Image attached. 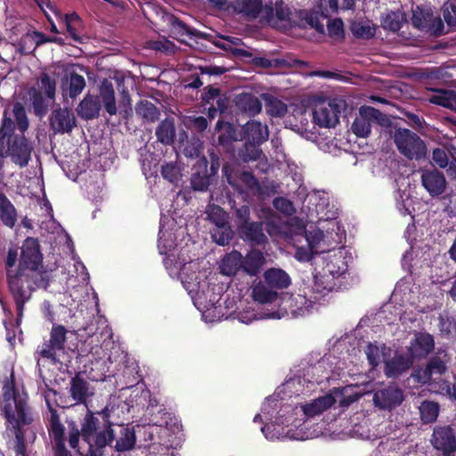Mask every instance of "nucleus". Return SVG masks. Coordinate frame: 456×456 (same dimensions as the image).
Segmentation results:
<instances>
[{"instance_id":"1","label":"nucleus","mask_w":456,"mask_h":456,"mask_svg":"<svg viewBox=\"0 0 456 456\" xmlns=\"http://www.w3.org/2000/svg\"><path fill=\"white\" fill-rule=\"evenodd\" d=\"M15 123L7 110H4L0 126V153L5 150L6 156L11 157L12 161L25 167L31 159L33 145L24 135L28 130L29 122L25 107L17 102L12 108Z\"/></svg>"},{"instance_id":"2","label":"nucleus","mask_w":456,"mask_h":456,"mask_svg":"<svg viewBox=\"0 0 456 456\" xmlns=\"http://www.w3.org/2000/svg\"><path fill=\"white\" fill-rule=\"evenodd\" d=\"M111 411L109 406L97 411L87 410L81 420V438L88 444L86 456H102L104 448L115 440Z\"/></svg>"},{"instance_id":"3","label":"nucleus","mask_w":456,"mask_h":456,"mask_svg":"<svg viewBox=\"0 0 456 456\" xmlns=\"http://www.w3.org/2000/svg\"><path fill=\"white\" fill-rule=\"evenodd\" d=\"M6 283L8 291L15 305L16 322L19 324L23 316L25 305L32 299L33 294L37 289H45L49 286V277L42 265L31 266L28 269L6 277Z\"/></svg>"},{"instance_id":"4","label":"nucleus","mask_w":456,"mask_h":456,"mask_svg":"<svg viewBox=\"0 0 456 456\" xmlns=\"http://www.w3.org/2000/svg\"><path fill=\"white\" fill-rule=\"evenodd\" d=\"M18 247L11 246L8 248L7 255L4 258L5 276L9 277L12 274L28 269L31 266H39L43 263V254L37 239L33 237L26 238L20 248V256L18 265Z\"/></svg>"},{"instance_id":"5","label":"nucleus","mask_w":456,"mask_h":456,"mask_svg":"<svg viewBox=\"0 0 456 456\" xmlns=\"http://www.w3.org/2000/svg\"><path fill=\"white\" fill-rule=\"evenodd\" d=\"M4 406L2 408L6 421L20 419L24 424H31L33 418L28 403V395H21L16 388L13 379L7 380L3 387Z\"/></svg>"},{"instance_id":"6","label":"nucleus","mask_w":456,"mask_h":456,"mask_svg":"<svg viewBox=\"0 0 456 456\" xmlns=\"http://www.w3.org/2000/svg\"><path fill=\"white\" fill-rule=\"evenodd\" d=\"M251 208L242 205L234 208L233 222L239 237L251 246H262L267 242L262 221L251 220Z\"/></svg>"},{"instance_id":"7","label":"nucleus","mask_w":456,"mask_h":456,"mask_svg":"<svg viewBox=\"0 0 456 456\" xmlns=\"http://www.w3.org/2000/svg\"><path fill=\"white\" fill-rule=\"evenodd\" d=\"M449 357L446 354L443 355L437 353L432 355L422 366L416 367L411 377L419 386H428L436 389L440 383L441 377L448 370Z\"/></svg>"},{"instance_id":"8","label":"nucleus","mask_w":456,"mask_h":456,"mask_svg":"<svg viewBox=\"0 0 456 456\" xmlns=\"http://www.w3.org/2000/svg\"><path fill=\"white\" fill-rule=\"evenodd\" d=\"M394 142L398 151L408 159L420 160L425 158L427 147L424 141L407 128H397L394 134Z\"/></svg>"},{"instance_id":"9","label":"nucleus","mask_w":456,"mask_h":456,"mask_svg":"<svg viewBox=\"0 0 456 456\" xmlns=\"http://www.w3.org/2000/svg\"><path fill=\"white\" fill-rule=\"evenodd\" d=\"M346 109V101L338 97L319 102L313 111L314 122L321 127H334L339 121L342 110Z\"/></svg>"},{"instance_id":"10","label":"nucleus","mask_w":456,"mask_h":456,"mask_svg":"<svg viewBox=\"0 0 456 456\" xmlns=\"http://www.w3.org/2000/svg\"><path fill=\"white\" fill-rule=\"evenodd\" d=\"M411 24L419 31L434 37L444 34V21L440 16H435L433 10L428 6L417 5L412 9Z\"/></svg>"},{"instance_id":"11","label":"nucleus","mask_w":456,"mask_h":456,"mask_svg":"<svg viewBox=\"0 0 456 456\" xmlns=\"http://www.w3.org/2000/svg\"><path fill=\"white\" fill-rule=\"evenodd\" d=\"M47 406L50 416L47 419L46 426L49 436L53 441V456H72L65 446V428L60 420L59 413L48 401Z\"/></svg>"},{"instance_id":"12","label":"nucleus","mask_w":456,"mask_h":456,"mask_svg":"<svg viewBox=\"0 0 456 456\" xmlns=\"http://www.w3.org/2000/svg\"><path fill=\"white\" fill-rule=\"evenodd\" d=\"M67 330L62 325H53L49 340H45L37 349L42 358L50 360L53 363L58 362L57 353L63 351L67 340Z\"/></svg>"},{"instance_id":"13","label":"nucleus","mask_w":456,"mask_h":456,"mask_svg":"<svg viewBox=\"0 0 456 456\" xmlns=\"http://www.w3.org/2000/svg\"><path fill=\"white\" fill-rule=\"evenodd\" d=\"M237 13L242 14L248 20L262 18L271 24L273 21V7L272 4H263L262 0H237L233 6Z\"/></svg>"},{"instance_id":"14","label":"nucleus","mask_w":456,"mask_h":456,"mask_svg":"<svg viewBox=\"0 0 456 456\" xmlns=\"http://www.w3.org/2000/svg\"><path fill=\"white\" fill-rule=\"evenodd\" d=\"M403 400V391L396 383H390L387 387L376 390L373 395V403L380 410L395 409L402 404Z\"/></svg>"},{"instance_id":"15","label":"nucleus","mask_w":456,"mask_h":456,"mask_svg":"<svg viewBox=\"0 0 456 456\" xmlns=\"http://www.w3.org/2000/svg\"><path fill=\"white\" fill-rule=\"evenodd\" d=\"M384 117L380 110L370 106H363L360 109L359 115L355 117L351 129L356 136L367 137L371 131V123L380 124Z\"/></svg>"},{"instance_id":"16","label":"nucleus","mask_w":456,"mask_h":456,"mask_svg":"<svg viewBox=\"0 0 456 456\" xmlns=\"http://www.w3.org/2000/svg\"><path fill=\"white\" fill-rule=\"evenodd\" d=\"M431 444L443 456H455L456 434L450 426L436 427L433 430Z\"/></svg>"},{"instance_id":"17","label":"nucleus","mask_w":456,"mask_h":456,"mask_svg":"<svg viewBox=\"0 0 456 456\" xmlns=\"http://www.w3.org/2000/svg\"><path fill=\"white\" fill-rule=\"evenodd\" d=\"M49 125L54 134H69L77 126V119L70 109L59 107L52 111Z\"/></svg>"},{"instance_id":"18","label":"nucleus","mask_w":456,"mask_h":456,"mask_svg":"<svg viewBox=\"0 0 456 456\" xmlns=\"http://www.w3.org/2000/svg\"><path fill=\"white\" fill-rule=\"evenodd\" d=\"M435 349L434 337L428 332H417L408 346V354L413 360L426 358Z\"/></svg>"},{"instance_id":"19","label":"nucleus","mask_w":456,"mask_h":456,"mask_svg":"<svg viewBox=\"0 0 456 456\" xmlns=\"http://www.w3.org/2000/svg\"><path fill=\"white\" fill-rule=\"evenodd\" d=\"M421 184L429 195L435 198L444 192L447 182L444 175L441 171L434 168L422 171Z\"/></svg>"},{"instance_id":"20","label":"nucleus","mask_w":456,"mask_h":456,"mask_svg":"<svg viewBox=\"0 0 456 456\" xmlns=\"http://www.w3.org/2000/svg\"><path fill=\"white\" fill-rule=\"evenodd\" d=\"M413 362L414 360L409 354H395L392 358L384 362V373L387 378H399L410 370Z\"/></svg>"},{"instance_id":"21","label":"nucleus","mask_w":456,"mask_h":456,"mask_svg":"<svg viewBox=\"0 0 456 456\" xmlns=\"http://www.w3.org/2000/svg\"><path fill=\"white\" fill-rule=\"evenodd\" d=\"M235 107L240 112L254 117L262 110L260 100L251 93H241L234 99Z\"/></svg>"},{"instance_id":"22","label":"nucleus","mask_w":456,"mask_h":456,"mask_svg":"<svg viewBox=\"0 0 456 456\" xmlns=\"http://www.w3.org/2000/svg\"><path fill=\"white\" fill-rule=\"evenodd\" d=\"M69 395L77 404H86L90 395L89 383L82 377L80 372L75 374L70 379Z\"/></svg>"},{"instance_id":"23","label":"nucleus","mask_w":456,"mask_h":456,"mask_svg":"<svg viewBox=\"0 0 456 456\" xmlns=\"http://www.w3.org/2000/svg\"><path fill=\"white\" fill-rule=\"evenodd\" d=\"M269 132L266 125L255 120L248 121L243 126V139L259 144L268 140Z\"/></svg>"},{"instance_id":"24","label":"nucleus","mask_w":456,"mask_h":456,"mask_svg":"<svg viewBox=\"0 0 456 456\" xmlns=\"http://www.w3.org/2000/svg\"><path fill=\"white\" fill-rule=\"evenodd\" d=\"M101 110V102L98 97L86 94L79 102L77 112L84 120H92L99 117Z\"/></svg>"},{"instance_id":"25","label":"nucleus","mask_w":456,"mask_h":456,"mask_svg":"<svg viewBox=\"0 0 456 456\" xmlns=\"http://www.w3.org/2000/svg\"><path fill=\"white\" fill-rule=\"evenodd\" d=\"M28 94L34 115L39 118H44L49 110L52 101L35 86L28 88Z\"/></svg>"},{"instance_id":"26","label":"nucleus","mask_w":456,"mask_h":456,"mask_svg":"<svg viewBox=\"0 0 456 456\" xmlns=\"http://www.w3.org/2000/svg\"><path fill=\"white\" fill-rule=\"evenodd\" d=\"M302 289H299V293L292 294L289 297L291 311L297 314H305V312H308L314 305V304L319 300V297L315 295L314 292L308 297L306 292Z\"/></svg>"},{"instance_id":"27","label":"nucleus","mask_w":456,"mask_h":456,"mask_svg":"<svg viewBox=\"0 0 456 456\" xmlns=\"http://www.w3.org/2000/svg\"><path fill=\"white\" fill-rule=\"evenodd\" d=\"M63 20L69 36L76 43L84 44L86 37L84 36V26L81 18L76 12H71L66 13Z\"/></svg>"},{"instance_id":"28","label":"nucleus","mask_w":456,"mask_h":456,"mask_svg":"<svg viewBox=\"0 0 456 456\" xmlns=\"http://www.w3.org/2000/svg\"><path fill=\"white\" fill-rule=\"evenodd\" d=\"M265 284L274 289H287L291 282L289 275L280 268H270L264 273Z\"/></svg>"},{"instance_id":"29","label":"nucleus","mask_w":456,"mask_h":456,"mask_svg":"<svg viewBox=\"0 0 456 456\" xmlns=\"http://www.w3.org/2000/svg\"><path fill=\"white\" fill-rule=\"evenodd\" d=\"M215 131L218 133L217 143L224 150H228L233 142L237 140L234 126L230 122L218 120L215 126Z\"/></svg>"},{"instance_id":"30","label":"nucleus","mask_w":456,"mask_h":456,"mask_svg":"<svg viewBox=\"0 0 456 456\" xmlns=\"http://www.w3.org/2000/svg\"><path fill=\"white\" fill-rule=\"evenodd\" d=\"M17 210L7 196L0 191V220L2 224L13 229L17 223Z\"/></svg>"},{"instance_id":"31","label":"nucleus","mask_w":456,"mask_h":456,"mask_svg":"<svg viewBox=\"0 0 456 456\" xmlns=\"http://www.w3.org/2000/svg\"><path fill=\"white\" fill-rule=\"evenodd\" d=\"M86 87V79L82 75L71 71L66 81L62 82L63 94L71 99L77 98Z\"/></svg>"},{"instance_id":"32","label":"nucleus","mask_w":456,"mask_h":456,"mask_svg":"<svg viewBox=\"0 0 456 456\" xmlns=\"http://www.w3.org/2000/svg\"><path fill=\"white\" fill-rule=\"evenodd\" d=\"M208 161L204 159L202 164H200L196 171L192 173L191 177V186L193 191H205L208 189L212 182L211 175L208 172Z\"/></svg>"},{"instance_id":"33","label":"nucleus","mask_w":456,"mask_h":456,"mask_svg":"<svg viewBox=\"0 0 456 456\" xmlns=\"http://www.w3.org/2000/svg\"><path fill=\"white\" fill-rule=\"evenodd\" d=\"M429 102L456 111V89H434Z\"/></svg>"},{"instance_id":"34","label":"nucleus","mask_w":456,"mask_h":456,"mask_svg":"<svg viewBox=\"0 0 456 456\" xmlns=\"http://www.w3.org/2000/svg\"><path fill=\"white\" fill-rule=\"evenodd\" d=\"M236 53L240 56L251 58V63L259 68L269 69V68H281L283 67L286 63L285 60L282 59H273L269 60L265 57L260 56H253V53L248 50L244 49H236Z\"/></svg>"},{"instance_id":"35","label":"nucleus","mask_w":456,"mask_h":456,"mask_svg":"<svg viewBox=\"0 0 456 456\" xmlns=\"http://www.w3.org/2000/svg\"><path fill=\"white\" fill-rule=\"evenodd\" d=\"M265 257L260 250H251L242 261V269L251 276L256 275L263 265Z\"/></svg>"},{"instance_id":"36","label":"nucleus","mask_w":456,"mask_h":456,"mask_svg":"<svg viewBox=\"0 0 456 456\" xmlns=\"http://www.w3.org/2000/svg\"><path fill=\"white\" fill-rule=\"evenodd\" d=\"M100 96L106 111L113 116L117 113L115 92L110 82L104 81L100 87Z\"/></svg>"},{"instance_id":"37","label":"nucleus","mask_w":456,"mask_h":456,"mask_svg":"<svg viewBox=\"0 0 456 456\" xmlns=\"http://www.w3.org/2000/svg\"><path fill=\"white\" fill-rule=\"evenodd\" d=\"M156 136L159 142L165 145L173 143L175 136L174 121L168 118L162 120L156 128Z\"/></svg>"},{"instance_id":"38","label":"nucleus","mask_w":456,"mask_h":456,"mask_svg":"<svg viewBox=\"0 0 456 456\" xmlns=\"http://www.w3.org/2000/svg\"><path fill=\"white\" fill-rule=\"evenodd\" d=\"M8 423L12 425L15 434V445L14 452L16 456H27V444L25 434L22 429V426H27L28 424H24L20 421V419H14L13 421H7Z\"/></svg>"},{"instance_id":"39","label":"nucleus","mask_w":456,"mask_h":456,"mask_svg":"<svg viewBox=\"0 0 456 456\" xmlns=\"http://www.w3.org/2000/svg\"><path fill=\"white\" fill-rule=\"evenodd\" d=\"M242 268L241 254L232 251L225 256L221 265L222 273L225 275H235Z\"/></svg>"},{"instance_id":"40","label":"nucleus","mask_w":456,"mask_h":456,"mask_svg":"<svg viewBox=\"0 0 456 456\" xmlns=\"http://www.w3.org/2000/svg\"><path fill=\"white\" fill-rule=\"evenodd\" d=\"M170 24L174 32L180 36H188L190 37H195L199 38L208 39V35L204 32H200L195 28H190L184 21L175 16H172L170 19Z\"/></svg>"},{"instance_id":"41","label":"nucleus","mask_w":456,"mask_h":456,"mask_svg":"<svg viewBox=\"0 0 456 456\" xmlns=\"http://www.w3.org/2000/svg\"><path fill=\"white\" fill-rule=\"evenodd\" d=\"M135 111L138 116L149 122H155L160 115L157 106L148 100L140 101L135 107Z\"/></svg>"},{"instance_id":"42","label":"nucleus","mask_w":456,"mask_h":456,"mask_svg":"<svg viewBox=\"0 0 456 456\" xmlns=\"http://www.w3.org/2000/svg\"><path fill=\"white\" fill-rule=\"evenodd\" d=\"M265 101V110L268 115L275 118H282L288 112V107L281 100L270 95L264 94Z\"/></svg>"},{"instance_id":"43","label":"nucleus","mask_w":456,"mask_h":456,"mask_svg":"<svg viewBox=\"0 0 456 456\" xmlns=\"http://www.w3.org/2000/svg\"><path fill=\"white\" fill-rule=\"evenodd\" d=\"M419 409L423 423L430 424L437 419L440 405L436 402L425 400L420 403Z\"/></svg>"},{"instance_id":"44","label":"nucleus","mask_w":456,"mask_h":456,"mask_svg":"<svg viewBox=\"0 0 456 456\" xmlns=\"http://www.w3.org/2000/svg\"><path fill=\"white\" fill-rule=\"evenodd\" d=\"M252 297L260 304L272 303L278 297V294L273 289L263 283H258L253 288Z\"/></svg>"},{"instance_id":"45","label":"nucleus","mask_w":456,"mask_h":456,"mask_svg":"<svg viewBox=\"0 0 456 456\" xmlns=\"http://www.w3.org/2000/svg\"><path fill=\"white\" fill-rule=\"evenodd\" d=\"M120 437L116 440L115 449L118 452H126L134 448L136 437L134 428L122 427Z\"/></svg>"},{"instance_id":"46","label":"nucleus","mask_w":456,"mask_h":456,"mask_svg":"<svg viewBox=\"0 0 456 456\" xmlns=\"http://www.w3.org/2000/svg\"><path fill=\"white\" fill-rule=\"evenodd\" d=\"M350 28L354 37L360 39L369 40L376 33L375 26H370L368 20L354 21Z\"/></svg>"},{"instance_id":"47","label":"nucleus","mask_w":456,"mask_h":456,"mask_svg":"<svg viewBox=\"0 0 456 456\" xmlns=\"http://www.w3.org/2000/svg\"><path fill=\"white\" fill-rule=\"evenodd\" d=\"M405 20L403 13L400 12H390L383 18L381 26L384 29L397 32L402 28Z\"/></svg>"},{"instance_id":"48","label":"nucleus","mask_w":456,"mask_h":456,"mask_svg":"<svg viewBox=\"0 0 456 456\" xmlns=\"http://www.w3.org/2000/svg\"><path fill=\"white\" fill-rule=\"evenodd\" d=\"M210 232L213 240L221 246L228 245L233 237V232L229 223L214 226Z\"/></svg>"},{"instance_id":"49","label":"nucleus","mask_w":456,"mask_h":456,"mask_svg":"<svg viewBox=\"0 0 456 456\" xmlns=\"http://www.w3.org/2000/svg\"><path fill=\"white\" fill-rule=\"evenodd\" d=\"M261 144L245 141L242 148L239 151V156L244 162L255 161L260 159L263 151Z\"/></svg>"},{"instance_id":"50","label":"nucleus","mask_w":456,"mask_h":456,"mask_svg":"<svg viewBox=\"0 0 456 456\" xmlns=\"http://www.w3.org/2000/svg\"><path fill=\"white\" fill-rule=\"evenodd\" d=\"M336 400L331 395H326L324 396L319 397L313 403L308 404L305 411L309 415H316L320 414L322 411L330 409Z\"/></svg>"},{"instance_id":"51","label":"nucleus","mask_w":456,"mask_h":456,"mask_svg":"<svg viewBox=\"0 0 456 456\" xmlns=\"http://www.w3.org/2000/svg\"><path fill=\"white\" fill-rule=\"evenodd\" d=\"M41 92L45 93L44 95L49 100L53 102L55 100L56 93V81L53 79L49 74L43 72L40 75V88Z\"/></svg>"},{"instance_id":"52","label":"nucleus","mask_w":456,"mask_h":456,"mask_svg":"<svg viewBox=\"0 0 456 456\" xmlns=\"http://www.w3.org/2000/svg\"><path fill=\"white\" fill-rule=\"evenodd\" d=\"M208 219L215 226L224 225L229 223L227 213L219 206L214 205L207 211Z\"/></svg>"},{"instance_id":"53","label":"nucleus","mask_w":456,"mask_h":456,"mask_svg":"<svg viewBox=\"0 0 456 456\" xmlns=\"http://www.w3.org/2000/svg\"><path fill=\"white\" fill-rule=\"evenodd\" d=\"M161 175L164 179L173 184H177L181 178L180 167L175 163H166L161 167Z\"/></svg>"},{"instance_id":"54","label":"nucleus","mask_w":456,"mask_h":456,"mask_svg":"<svg viewBox=\"0 0 456 456\" xmlns=\"http://www.w3.org/2000/svg\"><path fill=\"white\" fill-rule=\"evenodd\" d=\"M444 20L452 28L456 27V0H448L442 7Z\"/></svg>"},{"instance_id":"55","label":"nucleus","mask_w":456,"mask_h":456,"mask_svg":"<svg viewBox=\"0 0 456 456\" xmlns=\"http://www.w3.org/2000/svg\"><path fill=\"white\" fill-rule=\"evenodd\" d=\"M437 384L438 386L435 389L436 392L456 401V375L453 376V383L452 386L447 379H440V383Z\"/></svg>"},{"instance_id":"56","label":"nucleus","mask_w":456,"mask_h":456,"mask_svg":"<svg viewBox=\"0 0 456 456\" xmlns=\"http://www.w3.org/2000/svg\"><path fill=\"white\" fill-rule=\"evenodd\" d=\"M32 37L35 40L36 47H38L46 43H54L61 46L65 45V41L62 37H49L41 31H33Z\"/></svg>"},{"instance_id":"57","label":"nucleus","mask_w":456,"mask_h":456,"mask_svg":"<svg viewBox=\"0 0 456 456\" xmlns=\"http://www.w3.org/2000/svg\"><path fill=\"white\" fill-rule=\"evenodd\" d=\"M438 328L442 336L449 337L452 330L456 329V322L453 318L448 315L440 314L438 317Z\"/></svg>"},{"instance_id":"58","label":"nucleus","mask_w":456,"mask_h":456,"mask_svg":"<svg viewBox=\"0 0 456 456\" xmlns=\"http://www.w3.org/2000/svg\"><path fill=\"white\" fill-rule=\"evenodd\" d=\"M274 16L281 21L290 20L291 11L282 0L275 3V7L273 8V17Z\"/></svg>"},{"instance_id":"59","label":"nucleus","mask_w":456,"mask_h":456,"mask_svg":"<svg viewBox=\"0 0 456 456\" xmlns=\"http://www.w3.org/2000/svg\"><path fill=\"white\" fill-rule=\"evenodd\" d=\"M366 355L370 365L375 369L380 362V351L378 346L370 343L366 347Z\"/></svg>"},{"instance_id":"60","label":"nucleus","mask_w":456,"mask_h":456,"mask_svg":"<svg viewBox=\"0 0 456 456\" xmlns=\"http://www.w3.org/2000/svg\"><path fill=\"white\" fill-rule=\"evenodd\" d=\"M303 238L308 247L312 248L314 250H317V246L323 239V232L320 230L314 232L305 231Z\"/></svg>"},{"instance_id":"61","label":"nucleus","mask_w":456,"mask_h":456,"mask_svg":"<svg viewBox=\"0 0 456 456\" xmlns=\"http://www.w3.org/2000/svg\"><path fill=\"white\" fill-rule=\"evenodd\" d=\"M273 205L277 210L286 215H290L294 210L292 202L284 197L275 198Z\"/></svg>"},{"instance_id":"62","label":"nucleus","mask_w":456,"mask_h":456,"mask_svg":"<svg viewBox=\"0 0 456 456\" xmlns=\"http://www.w3.org/2000/svg\"><path fill=\"white\" fill-rule=\"evenodd\" d=\"M329 35L332 37H344V24L340 19H335L328 24Z\"/></svg>"},{"instance_id":"63","label":"nucleus","mask_w":456,"mask_h":456,"mask_svg":"<svg viewBox=\"0 0 456 456\" xmlns=\"http://www.w3.org/2000/svg\"><path fill=\"white\" fill-rule=\"evenodd\" d=\"M220 93V88L214 87L213 86H208L204 88V93L201 95V100L205 104L214 103V101L217 99Z\"/></svg>"},{"instance_id":"64","label":"nucleus","mask_w":456,"mask_h":456,"mask_svg":"<svg viewBox=\"0 0 456 456\" xmlns=\"http://www.w3.org/2000/svg\"><path fill=\"white\" fill-rule=\"evenodd\" d=\"M432 159L440 168H445L448 166V156L444 150L436 148L433 151Z\"/></svg>"}]
</instances>
